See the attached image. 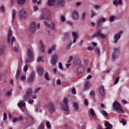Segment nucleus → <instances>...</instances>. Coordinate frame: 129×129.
Segmentation results:
<instances>
[{"instance_id":"f257e3e1","label":"nucleus","mask_w":129,"mask_h":129,"mask_svg":"<svg viewBox=\"0 0 129 129\" xmlns=\"http://www.w3.org/2000/svg\"><path fill=\"white\" fill-rule=\"evenodd\" d=\"M27 57L28 58H26L25 60V63H31L34 61V52L32 48H28L27 52Z\"/></svg>"},{"instance_id":"f03ea898","label":"nucleus","mask_w":129,"mask_h":129,"mask_svg":"<svg viewBox=\"0 0 129 129\" xmlns=\"http://www.w3.org/2000/svg\"><path fill=\"white\" fill-rule=\"evenodd\" d=\"M113 107L115 110H117L118 112L120 114H123L124 113V111L122 108H121V106L120 105V104L118 103L117 101H114L113 103Z\"/></svg>"},{"instance_id":"7ed1b4c3","label":"nucleus","mask_w":129,"mask_h":129,"mask_svg":"<svg viewBox=\"0 0 129 129\" xmlns=\"http://www.w3.org/2000/svg\"><path fill=\"white\" fill-rule=\"evenodd\" d=\"M63 103H61L60 104V108H62V109H63L65 111H68L69 110V106H68V98L64 97L63 98Z\"/></svg>"},{"instance_id":"20e7f679","label":"nucleus","mask_w":129,"mask_h":129,"mask_svg":"<svg viewBox=\"0 0 129 129\" xmlns=\"http://www.w3.org/2000/svg\"><path fill=\"white\" fill-rule=\"evenodd\" d=\"M101 38V39H105V35L101 33V30L98 29L97 30L96 32L91 36V38Z\"/></svg>"},{"instance_id":"39448f33","label":"nucleus","mask_w":129,"mask_h":129,"mask_svg":"<svg viewBox=\"0 0 129 129\" xmlns=\"http://www.w3.org/2000/svg\"><path fill=\"white\" fill-rule=\"evenodd\" d=\"M120 54V51L119 50V47L114 48V51L112 54V60L115 59H117L119 57V54Z\"/></svg>"},{"instance_id":"423d86ee","label":"nucleus","mask_w":129,"mask_h":129,"mask_svg":"<svg viewBox=\"0 0 129 129\" xmlns=\"http://www.w3.org/2000/svg\"><path fill=\"white\" fill-rule=\"evenodd\" d=\"M36 26L37 24H36L35 22H31L28 28V30L30 33H35V32H36V30H37Z\"/></svg>"},{"instance_id":"0eeeda50","label":"nucleus","mask_w":129,"mask_h":129,"mask_svg":"<svg viewBox=\"0 0 129 129\" xmlns=\"http://www.w3.org/2000/svg\"><path fill=\"white\" fill-rule=\"evenodd\" d=\"M18 17L20 19H21V20H24V19L27 18V14L26 13L25 9H22L20 10Z\"/></svg>"},{"instance_id":"6e6552de","label":"nucleus","mask_w":129,"mask_h":129,"mask_svg":"<svg viewBox=\"0 0 129 129\" xmlns=\"http://www.w3.org/2000/svg\"><path fill=\"white\" fill-rule=\"evenodd\" d=\"M58 57V56L57 54H54L52 56L50 59V64L52 65V66H55L56 64H57Z\"/></svg>"},{"instance_id":"1a4fd4ad","label":"nucleus","mask_w":129,"mask_h":129,"mask_svg":"<svg viewBox=\"0 0 129 129\" xmlns=\"http://www.w3.org/2000/svg\"><path fill=\"white\" fill-rule=\"evenodd\" d=\"M32 88H29L27 90L26 93L24 96V98L25 99H28L30 98V96L32 95Z\"/></svg>"},{"instance_id":"9d476101","label":"nucleus","mask_w":129,"mask_h":129,"mask_svg":"<svg viewBox=\"0 0 129 129\" xmlns=\"http://www.w3.org/2000/svg\"><path fill=\"white\" fill-rule=\"evenodd\" d=\"M36 75V73L35 72H32L31 73V74L29 76V77L28 78V82H29V83H31V82H33L34 80H35V76Z\"/></svg>"},{"instance_id":"9b49d317","label":"nucleus","mask_w":129,"mask_h":129,"mask_svg":"<svg viewBox=\"0 0 129 129\" xmlns=\"http://www.w3.org/2000/svg\"><path fill=\"white\" fill-rule=\"evenodd\" d=\"M72 19L73 20H75L77 21L79 19V15L78 14V12L76 10H74L72 13Z\"/></svg>"},{"instance_id":"f8f14e48","label":"nucleus","mask_w":129,"mask_h":129,"mask_svg":"<svg viewBox=\"0 0 129 129\" xmlns=\"http://www.w3.org/2000/svg\"><path fill=\"white\" fill-rule=\"evenodd\" d=\"M47 107L50 112H54L55 111V108L53 103H49L47 105Z\"/></svg>"},{"instance_id":"ddd939ff","label":"nucleus","mask_w":129,"mask_h":129,"mask_svg":"<svg viewBox=\"0 0 129 129\" xmlns=\"http://www.w3.org/2000/svg\"><path fill=\"white\" fill-rule=\"evenodd\" d=\"M44 24L45 26V27H47V28H49V29H51V30H55V24L52 23L51 25L49 24L48 22L44 21Z\"/></svg>"},{"instance_id":"4468645a","label":"nucleus","mask_w":129,"mask_h":129,"mask_svg":"<svg viewBox=\"0 0 129 129\" xmlns=\"http://www.w3.org/2000/svg\"><path fill=\"white\" fill-rule=\"evenodd\" d=\"M119 39H120V35L117 34V33H116L114 35L113 37V43L114 44H116V43H117V41H118Z\"/></svg>"},{"instance_id":"2eb2a0df","label":"nucleus","mask_w":129,"mask_h":129,"mask_svg":"<svg viewBox=\"0 0 129 129\" xmlns=\"http://www.w3.org/2000/svg\"><path fill=\"white\" fill-rule=\"evenodd\" d=\"M72 35L74 37L73 43V44H75V43H76V41H77V39H78V35H77V33L75 32H73L72 33Z\"/></svg>"},{"instance_id":"dca6fc26","label":"nucleus","mask_w":129,"mask_h":129,"mask_svg":"<svg viewBox=\"0 0 129 129\" xmlns=\"http://www.w3.org/2000/svg\"><path fill=\"white\" fill-rule=\"evenodd\" d=\"M99 92L101 96H104L105 94V90H104V86H102L99 89Z\"/></svg>"},{"instance_id":"f3484780","label":"nucleus","mask_w":129,"mask_h":129,"mask_svg":"<svg viewBox=\"0 0 129 129\" xmlns=\"http://www.w3.org/2000/svg\"><path fill=\"white\" fill-rule=\"evenodd\" d=\"M70 38V33H64V35L62 37V41H63V42L65 41H67L68 40H69Z\"/></svg>"},{"instance_id":"a211bd4d","label":"nucleus","mask_w":129,"mask_h":129,"mask_svg":"<svg viewBox=\"0 0 129 129\" xmlns=\"http://www.w3.org/2000/svg\"><path fill=\"white\" fill-rule=\"evenodd\" d=\"M12 21L11 23L12 24H14V22H15V19H16V16H17V12H16V10H13L12 11Z\"/></svg>"},{"instance_id":"6ab92c4d","label":"nucleus","mask_w":129,"mask_h":129,"mask_svg":"<svg viewBox=\"0 0 129 129\" xmlns=\"http://www.w3.org/2000/svg\"><path fill=\"white\" fill-rule=\"evenodd\" d=\"M37 72L39 76H43L44 74V69L42 67H39L37 69Z\"/></svg>"},{"instance_id":"aec40b11","label":"nucleus","mask_w":129,"mask_h":129,"mask_svg":"<svg viewBox=\"0 0 129 129\" xmlns=\"http://www.w3.org/2000/svg\"><path fill=\"white\" fill-rule=\"evenodd\" d=\"M55 3H56V0H48L47 5L48 7H54Z\"/></svg>"},{"instance_id":"412c9836","label":"nucleus","mask_w":129,"mask_h":129,"mask_svg":"<svg viewBox=\"0 0 129 129\" xmlns=\"http://www.w3.org/2000/svg\"><path fill=\"white\" fill-rule=\"evenodd\" d=\"M113 6H118L119 5L120 6H121L122 5V0H114L113 2Z\"/></svg>"},{"instance_id":"4be33fe9","label":"nucleus","mask_w":129,"mask_h":129,"mask_svg":"<svg viewBox=\"0 0 129 129\" xmlns=\"http://www.w3.org/2000/svg\"><path fill=\"white\" fill-rule=\"evenodd\" d=\"M56 46H57L56 45V44L52 45L51 47L48 49L47 53L51 54V53H52V52H53V51H55Z\"/></svg>"},{"instance_id":"5701e85b","label":"nucleus","mask_w":129,"mask_h":129,"mask_svg":"<svg viewBox=\"0 0 129 129\" xmlns=\"http://www.w3.org/2000/svg\"><path fill=\"white\" fill-rule=\"evenodd\" d=\"M65 5V0H57V5L59 6V7H63Z\"/></svg>"},{"instance_id":"b1692460","label":"nucleus","mask_w":129,"mask_h":129,"mask_svg":"<svg viewBox=\"0 0 129 129\" xmlns=\"http://www.w3.org/2000/svg\"><path fill=\"white\" fill-rule=\"evenodd\" d=\"M19 108H23L26 106V103L24 101H20L17 104Z\"/></svg>"},{"instance_id":"393cba45","label":"nucleus","mask_w":129,"mask_h":129,"mask_svg":"<svg viewBox=\"0 0 129 129\" xmlns=\"http://www.w3.org/2000/svg\"><path fill=\"white\" fill-rule=\"evenodd\" d=\"M90 88V84L89 82H86L84 85V90H88Z\"/></svg>"},{"instance_id":"a878e982","label":"nucleus","mask_w":129,"mask_h":129,"mask_svg":"<svg viewBox=\"0 0 129 129\" xmlns=\"http://www.w3.org/2000/svg\"><path fill=\"white\" fill-rule=\"evenodd\" d=\"M104 125L106 126V129L112 128V125H111L108 121H106L105 122Z\"/></svg>"},{"instance_id":"bb28decb","label":"nucleus","mask_w":129,"mask_h":129,"mask_svg":"<svg viewBox=\"0 0 129 129\" xmlns=\"http://www.w3.org/2000/svg\"><path fill=\"white\" fill-rule=\"evenodd\" d=\"M77 72L79 73V74H81L84 72V69L81 67H80L77 69Z\"/></svg>"},{"instance_id":"cd10ccee","label":"nucleus","mask_w":129,"mask_h":129,"mask_svg":"<svg viewBox=\"0 0 129 129\" xmlns=\"http://www.w3.org/2000/svg\"><path fill=\"white\" fill-rule=\"evenodd\" d=\"M12 35H13V34L12 33V31L11 30H10L8 33V44H10V42H11V37H12Z\"/></svg>"},{"instance_id":"c85d7f7f","label":"nucleus","mask_w":129,"mask_h":129,"mask_svg":"<svg viewBox=\"0 0 129 129\" xmlns=\"http://www.w3.org/2000/svg\"><path fill=\"white\" fill-rule=\"evenodd\" d=\"M39 44H40V45H41V49L42 52H44L45 51V45H44V43H43V41L40 40Z\"/></svg>"},{"instance_id":"c756f323","label":"nucleus","mask_w":129,"mask_h":129,"mask_svg":"<svg viewBox=\"0 0 129 129\" xmlns=\"http://www.w3.org/2000/svg\"><path fill=\"white\" fill-rule=\"evenodd\" d=\"M41 20L45 19V20H49L48 17H47V14H45L44 13L42 14V15L40 16Z\"/></svg>"},{"instance_id":"7c9ffc66","label":"nucleus","mask_w":129,"mask_h":129,"mask_svg":"<svg viewBox=\"0 0 129 129\" xmlns=\"http://www.w3.org/2000/svg\"><path fill=\"white\" fill-rule=\"evenodd\" d=\"M17 3L18 5H20V6H23L24 4L26 3V0H17Z\"/></svg>"},{"instance_id":"2f4dec72","label":"nucleus","mask_w":129,"mask_h":129,"mask_svg":"<svg viewBox=\"0 0 129 129\" xmlns=\"http://www.w3.org/2000/svg\"><path fill=\"white\" fill-rule=\"evenodd\" d=\"M73 106L75 110H77L78 109V104H77V103H74L73 104Z\"/></svg>"},{"instance_id":"473e14b6","label":"nucleus","mask_w":129,"mask_h":129,"mask_svg":"<svg viewBox=\"0 0 129 129\" xmlns=\"http://www.w3.org/2000/svg\"><path fill=\"white\" fill-rule=\"evenodd\" d=\"M90 112L91 114H92V116H94V115H95V113L94 112V109H93V108H91L90 109Z\"/></svg>"},{"instance_id":"72a5a7b5","label":"nucleus","mask_w":129,"mask_h":129,"mask_svg":"<svg viewBox=\"0 0 129 129\" xmlns=\"http://www.w3.org/2000/svg\"><path fill=\"white\" fill-rule=\"evenodd\" d=\"M95 51L96 53H97L98 56H100V49H99V48H96Z\"/></svg>"},{"instance_id":"f704fd0d","label":"nucleus","mask_w":129,"mask_h":129,"mask_svg":"<svg viewBox=\"0 0 129 129\" xmlns=\"http://www.w3.org/2000/svg\"><path fill=\"white\" fill-rule=\"evenodd\" d=\"M101 113H102V114L104 116H107V112H106L104 110H102L101 111Z\"/></svg>"},{"instance_id":"c9c22d12","label":"nucleus","mask_w":129,"mask_h":129,"mask_svg":"<svg viewBox=\"0 0 129 129\" xmlns=\"http://www.w3.org/2000/svg\"><path fill=\"white\" fill-rule=\"evenodd\" d=\"M97 14H96L95 12H94L93 10H91V18H93V17H94V16H97Z\"/></svg>"},{"instance_id":"e433bc0d","label":"nucleus","mask_w":129,"mask_h":129,"mask_svg":"<svg viewBox=\"0 0 129 129\" xmlns=\"http://www.w3.org/2000/svg\"><path fill=\"white\" fill-rule=\"evenodd\" d=\"M72 60H73V56L71 55L67 61L68 63H71Z\"/></svg>"},{"instance_id":"4c0bfd02","label":"nucleus","mask_w":129,"mask_h":129,"mask_svg":"<svg viewBox=\"0 0 129 129\" xmlns=\"http://www.w3.org/2000/svg\"><path fill=\"white\" fill-rule=\"evenodd\" d=\"M114 16H110V18H109V22H114Z\"/></svg>"},{"instance_id":"58836bf2","label":"nucleus","mask_w":129,"mask_h":129,"mask_svg":"<svg viewBox=\"0 0 129 129\" xmlns=\"http://www.w3.org/2000/svg\"><path fill=\"white\" fill-rule=\"evenodd\" d=\"M94 8L95 9V10H99V9H100V6L96 4L95 5H94Z\"/></svg>"},{"instance_id":"ea45409f","label":"nucleus","mask_w":129,"mask_h":129,"mask_svg":"<svg viewBox=\"0 0 129 129\" xmlns=\"http://www.w3.org/2000/svg\"><path fill=\"white\" fill-rule=\"evenodd\" d=\"M97 27H100L101 26V21L99 19L97 22Z\"/></svg>"},{"instance_id":"a19ab883","label":"nucleus","mask_w":129,"mask_h":129,"mask_svg":"<svg viewBox=\"0 0 129 129\" xmlns=\"http://www.w3.org/2000/svg\"><path fill=\"white\" fill-rule=\"evenodd\" d=\"M85 15H86V13L85 12H84L82 14V21H84L85 20Z\"/></svg>"},{"instance_id":"79ce46f5","label":"nucleus","mask_w":129,"mask_h":129,"mask_svg":"<svg viewBox=\"0 0 129 129\" xmlns=\"http://www.w3.org/2000/svg\"><path fill=\"white\" fill-rule=\"evenodd\" d=\"M49 73L48 72L46 73L45 75H44V78L45 80H49V77H48Z\"/></svg>"},{"instance_id":"37998d69","label":"nucleus","mask_w":129,"mask_h":129,"mask_svg":"<svg viewBox=\"0 0 129 129\" xmlns=\"http://www.w3.org/2000/svg\"><path fill=\"white\" fill-rule=\"evenodd\" d=\"M71 46H72V42L70 41V43L68 44L67 46H66V49H70Z\"/></svg>"},{"instance_id":"c03bdc74","label":"nucleus","mask_w":129,"mask_h":129,"mask_svg":"<svg viewBox=\"0 0 129 129\" xmlns=\"http://www.w3.org/2000/svg\"><path fill=\"white\" fill-rule=\"evenodd\" d=\"M15 41H16V38L15 37H12L11 38L12 46L14 45V42H15Z\"/></svg>"},{"instance_id":"a18cd8bd","label":"nucleus","mask_w":129,"mask_h":129,"mask_svg":"<svg viewBox=\"0 0 129 129\" xmlns=\"http://www.w3.org/2000/svg\"><path fill=\"white\" fill-rule=\"evenodd\" d=\"M58 68H59L60 70H63V66H62V63L61 62L58 63Z\"/></svg>"},{"instance_id":"49530a36","label":"nucleus","mask_w":129,"mask_h":129,"mask_svg":"<svg viewBox=\"0 0 129 129\" xmlns=\"http://www.w3.org/2000/svg\"><path fill=\"white\" fill-rule=\"evenodd\" d=\"M46 124L48 128H51V124H50V122H46Z\"/></svg>"},{"instance_id":"de8ad7c7","label":"nucleus","mask_w":129,"mask_h":129,"mask_svg":"<svg viewBox=\"0 0 129 129\" xmlns=\"http://www.w3.org/2000/svg\"><path fill=\"white\" fill-rule=\"evenodd\" d=\"M119 81V77L116 78V79L114 81V84L115 85H116L117 83H118V81Z\"/></svg>"},{"instance_id":"09e8293b","label":"nucleus","mask_w":129,"mask_h":129,"mask_svg":"<svg viewBox=\"0 0 129 129\" xmlns=\"http://www.w3.org/2000/svg\"><path fill=\"white\" fill-rule=\"evenodd\" d=\"M28 66H27L26 64H25V66L23 68V70L24 72H27V70H28Z\"/></svg>"},{"instance_id":"8fccbe9b","label":"nucleus","mask_w":129,"mask_h":129,"mask_svg":"<svg viewBox=\"0 0 129 129\" xmlns=\"http://www.w3.org/2000/svg\"><path fill=\"white\" fill-rule=\"evenodd\" d=\"M60 20L61 22H65L66 21V19L65 18V17L63 16H60Z\"/></svg>"},{"instance_id":"3c124183","label":"nucleus","mask_w":129,"mask_h":129,"mask_svg":"<svg viewBox=\"0 0 129 129\" xmlns=\"http://www.w3.org/2000/svg\"><path fill=\"white\" fill-rule=\"evenodd\" d=\"M20 76V69H18L17 71V75H16V78L18 79L19 78V76Z\"/></svg>"},{"instance_id":"603ef678","label":"nucleus","mask_w":129,"mask_h":129,"mask_svg":"<svg viewBox=\"0 0 129 129\" xmlns=\"http://www.w3.org/2000/svg\"><path fill=\"white\" fill-rule=\"evenodd\" d=\"M7 118H8V115H7V113H4V120H6Z\"/></svg>"},{"instance_id":"864d4df0","label":"nucleus","mask_w":129,"mask_h":129,"mask_svg":"<svg viewBox=\"0 0 129 129\" xmlns=\"http://www.w3.org/2000/svg\"><path fill=\"white\" fill-rule=\"evenodd\" d=\"M38 129H44V124L41 123L38 126Z\"/></svg>"},{"instance_id":"5fc2aeb1","label":"nucleus","mask_w":129,"mask_h":129,"mask_svg":"<svg viewBox=\"0 0 129 129\" xmlns=\"http://www.w3.org/2000/svg\"><path fill=\"white\" fill-rule=\"evenodd\" d=\"M72 93L73 94H76V89H75V88H73L72 89Z\"/></svg>"},{"instance_id":"6e6d98bb","label":"nucleus","mask_w":129,"mask_h":129,"mask_svg":"<svg viewBox=\"0 0 129 129\" xmlns=\"http://www.w3.org/2000/svg\"><path fill=\"white\" fill-rule=\"evenodd\" d=\"M33 11H34V12H37V11H38V10H39V8H38L37 6H34L33 8Z\"/></svg>"},{"instance_id":"4d7b16f0","label":"nucleus","mask_w":129,"mask_h":129,"mask_svg":"<svg viewBox=\"0 0 129 129\" xmlns=\"http://www.w3.org/2000/svg\"><path fill=\"white\" fill-rule=\"evenodd\" d=\"M42 59H43V57L42 56H39L37 58V61L40 62V61H42Z\"/></svg>"},{"instance_id":"13d9d810","label":"nucleus","mask_w":129,"mask_h":129,"mask_svg":"<svg viewBox=\"0 0 129 129\" xmlns=\"http://www.w3.org/2000/svg\"><path fill=\"white\" fill-rule=\"evenodd\" d=\"M99 20L101 21V23H103V22H105V21H106V19L105 18H99Z\"/></svg>"},{"instance_id":"bf43d9fd","label":"nucleus","mask_w":129,"mask_h":129,"mask_svg":"<svg viewBox=\"0 0 129 129\" xmlns=\"http://www.w3.org/2000/svg\"><path fill=\"white\" fill-rule=\"evenodd\" d=\"M56 84L57 85H61V80H60V79H57L56 80Z\"/></svg>"},{"instance_id":"052dcab7","label":"nucleus","mask_w":129,"mask_h":129,"mask_svg":"<svg viewBox=\"0 0 129 129\" xmlns=\"http://www.w3.org/2000/svg\"><path fill=\"white\" fill-rule=\"evenodd\" d=\"M12 95V92L11 91H8L6 93V96H11Z\"/></svg>"},{"instance_id":"680f3d73","label":"nucleus","mask_w":129,"mask_h":129,"mask_svg":"<svg viewBox=\"0 0 129 129\" xmlns=\"http://www.w3.org/2000/svg\"><path fill=\"white\" fill-rule=\"evenodd\" d=\"M40 89H41L40 87H38L37 88H36L35 89V90L34 91V93H37V92H38V91H39V90H40Z\"/></svg>"},{"instance_id":"e2e57ef3","label":"nucleus","mask_w":129,"mask_h":129,"mask_svg":"<svg viewBox=\"0 0 129 129\" xmlns=\"http://www.w3.org/2000/svg\"><path fill=\"white\" fill-rule=\"evenodd\" d=\"M67 23L68 25H69L70 26H73V23L70 21H68L67 22Z\"/></svg>"},{"instance_id":"0e129e2a","label":"nucleus","mask_w":129,"mask_h":129,"mask_svg":"<svg viewBox=\"0 0 129 129\" xmlns=\"http://www.w3.org/2000/svg\"><path fill=\"white\" fill-rule=\"evenodd\" d=\"M26 80V76H22L21 78H20V80H21L22 81L25 80Z\"/></svg>"},{"instance_id":"69168bd1","label":"nucleus","mask_w":129,"mask_h":129,"mask_svg":"<svg viewBox=\"0 0 129 129\" xmlns=\"http://www.w3.org/2000/svg\"><path fill=\"white\" fill-rule=\"evenodd\" d=\"M0 10H1V11L2 13H4V12H5V7L2 6V7H1V8H0Z\"/></svg>"},{"instance_id":"338daca9","label":"nucleus","mask_w":129,"mask_h":129,"mask_svg":"<svg viewBox=\"0 0 129 129\" xmlns=\"http://www.w3.org/2000/svg\"><path fill=\"white\" fill-rule=\"evenodd\" d=\"M14 52H18L19 51V48L17 46L14 48Z\"/></svg>"},{"instance_id":"774afa93","label":"nucleus","mask_w":129,"mask_h":129,"mask_svg":"<svg viewBox=\"0 0 129 129\" xmlns=\"http://www.w3.org/2000/svg\"><path fill=\"white\" fill-rule=\"evenodd\" d=\"M89 95H91L92 96H93L94 95V91H91L90 93H89Z\"/></svg>"}]
</instances>
